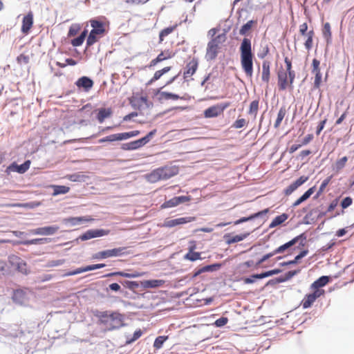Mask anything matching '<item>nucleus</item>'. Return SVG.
<instances>
[{"label": "nucleus", "instance_id": "obj_1", "mask_svg": "<svg viewBox=\"0 0 354 354\" xmlns=\"http://www.w3.org/2000/svg\"><path fill=\"white\" fill-rule=\"evenodd\" d=\"M338 204V198H335L328 205L326 211L320 210V207L313 208L303 218L301 223L310 225L314 223L317 220L325 216L328 212L333 211Z\"/></svg>", "mask_w": 354, "mask_h": 354}, {"label": "nucleus", "instance_id": "obj_2", "mask_svg": "<svg viewBox=\"0 0 354 354\" xmlns=\"http://www.w3.org/2000/svg\"><path fill=\"white\" fill-rule=\"evenodd\" d=\"M178 173V168L176 166H165L152 171L149 175V179L151 182L167 180L176 176Z\"/></svg>", "mask_w": 354, "mask_h": 354}, {"label": "nucleus", "instance_id": "obj_3", "mask_svg": "<svg viewBox=\"0 0 354 354\" xmlns=\"http://www.w3.org/2000/svg\"><path fill=\"white\" fill-rule=\"evenodd\" d=\"M127 248L125 247L115 248L96 252L93 255V259L103 260L111 257H122L129 254Z\"/></svg>", "mask_w": 354, "mask_h": 354}, {"label": "nucleus", "instance_id": "obj_4", "mask_svg": "<svg viewBox=\"0 0 354 354\" xmlns=\"http://www.w3.org/2000/svg\"><path fill=\"white\" fill-rule=\"evenodd\" d=\"M109 234V230H104V229H89L86 230L85 232L80 235L77 238L72 241V243H79L80 241H88L91 239L97 238V237H102L106 235H108Z\"/></svg>", "mask_w": 354, "mask_h": 354}, {"label": "nucleus", "instance_id": "obj_5", "mask_svg": "<svg viewBox=\"0 0 354 354\" xmlns=\"http://www.w3.org/2000/svg\"><path fill=\"white\" fill-rule=\"evenodd\" d=\"M222 266L223 264L221 263H214L212 264L206 265L195 270L192 275H187L184 279H180L179 282H187L192 281L203 272H213L218 270Z\"/></svg>", "mask_w": 354, "mask_h": 354}, {"label": "nucleus", "instance_id": "obj_6", "mask_svg": "<svg viewBox=\"0 0 354 354\" xmlns=\"http://www.w3.org/2000/svg\"><path fill=\"white\" fill-rule=\"evenodd\" d=\"M124 315L119 313L118 311L112 312L109 323L107 325L109 326L108 330H118L121 327L125 326L127 324L124 323Z\"/></svg>", "mask_w": 354, "mask_h": 354}, {"label": "nucleus", "instance_id": "obj_7", "mask_svg": "<svg viewBox=\"0 0 354 354\" xmlns=\"http://www.w3.org/2000/svg\"><path fill=\"white\" fill-rule=\"evenodd\" d=\"M230 103L229 102H222L217 104L214 106H212L204 111V116L206 118H212L217 117L221 113L224 111L229 106Z\"/></svg>", "mask_w": 354, "mask_h": 354}, {"label": "nucleus", "instance_id": "obj_8", "mask_svg": "<svg viewBox=\"0 0 354 354\" xmlns=\"http://www.w3.org/2000/svg\"><path fill=\"white\" fill-rule=\"evenodd\" d=\"M269 208H266L263 210L259 211L254 214L249 215L248 216H243L240 218L239 219L235 221L234 222V225H237L245 222H249L254 221L255 219L260 218L261 220L266 221L267 218V214L269 212Z\"/></svg>", "mask_w": 354, "mask_h": 354}, {"label": "nucleus", "instance_id": "obj_9", "mask_svg": "<svg viewBox=\"0 0 354 354\" xmlns=\"http://www.w3.org/2000/svg\"><path fill=\"white\" fill-rule=\"evenodd\" d=\"M30 160H26L22 164L18 165L16 162H11L6 169L5 172L9 175L11 172L22 174L28 171L30 166Z\"/></svg>", "mask_w": 354, "mask_h": 354}, {"label": "nucleus", "instance_id": "obj_10", "mask_svg": "<svg viewBox=\"0 0 354 354\" xmlns=\"http://www.w3.org/2000/svg\"><path fill=\"white\" fill-rule=\"evenodd\" d=\"M195 220L196 218L194 216L180 217L174 219H166L161 225V227L171 228L194 221Z\"/></svg>", "mask_w": 354, "mask_h": 354}, {"label": "nucleus", "instance_id": "obj_11", "mask_svg": "<svg viewBox=\"0 0 354 354\" xmlns=\"http://www.w3.org/2000/svg\"><path fill=\"white\" fill-rule=\"evenodd\" d=\"M51 239L50 238H37L30 240H20V241H10V240H3L2 242L3 243H12L14 245H43L50 242Z\"/></svg>", "mask_w": 354, "mask_h": 354}, {"label": "nucleus", "instance_id": "obj_12", "mask_svg": "<svg viewBox=\"0 0 354 354\" xmlns=\"http://www.w3.org/2000/svg\"><path fill=\"white\" fill-rule=\"evenodd\" d=\"M324 293V290H314L313 292L306 294L301 301V305L304 309H307L311 307L313 303L319 298L321 295Z\"/></svg>", "mask_w": 354, "mask_h": 354}, {"label": "nucleus", "instance_id": "obj_13", "mask_svg": "<svg viewBox=\"0 0 354 354\" xmlns=\"http://www.w3.org/2000/svg\"><path fill=\"white\" fill-rule=\"evenodd\" d=\"M59 229L58 225H54L32 229L30 231V233L33 235L50 236L55 234Z\"/></svg>", "mask_w": 354, "mask_h": 354}, {"label": "nucleus", "instance_id": "obj_14", "mask_svg": "<svg viewBox=\"0 0 354 354\" xmlns=\"http://www.w3.org/2000/svg\"><path fill=\"white\" fill-rule=\"evenodd\" d=\"M241 64L246 75L252 77L253 74V55L241 56Z\"/></svg>", "mask_w": 354, "mask_h": 354}, {"label": "nucleus", "instance_id": "obj_15", "mask_svg": "<svg viewBox=\"0 0 354 354\" xmlns=\"http://www.w3.org/2000/svg\"><path fill=\"white\" fill-rule=\"evenodd\" d=\"M75 84L79 89H82L84 92H88L93 86V80L88 76H82L78 78Z\"/></svg>", "mask_w": 354, "mask_h": 354}, {"label": "nucleus", "instance_id": "obj_16", "mask_svg": "<svg viewBox=\"0 0 354 354\" xmlns=\"http://www.w3.org/2000/svg\"><path fill=\"white\" fill-rule=\"evenodd\" d=\"M12 299L15 304L19 306H26L28 302L26 292L21 289L13 291Z\"/></svg>", "mask_w": 354, "mask_h": 354}, {"label": "nucleus", "instance_id": "obj_17", "mask_svg": "<svg viewBox=\"0 0 354 354\" xmlns=\"http://www.w3.org/2000/svg\"><path fill=\"white\" fill-rule=\"evenodd\" d=\"M198 66V60L197 58L194 57L191 61L187 63L183 72V77L186 80L187 77L192 76L197 71Z\"/></svg>", "mask_w": 354, "mask_h": 354}, {"label": "nucleus", "instance_id": "obj_18", "mask_svg": "<svg viewBox=\"0 0 354 354\" xmlns=\"http://www.w3.org/2000/svg\"><path fill=\"white\" fill-rule=\"evenodd\" d=\"M218 45L215 43L214 40H210L207 46V52L205 58L207 61L214 60L218 55Z\"/></svg>", "mask_w": 354, "mask_h": 354}, {"label": "nucleus", "instance_id": "obj_19", "mask_svg": "<svg viewBox=\"0 0 354 354\" xmlns=\"http://www.w3.org/2000/svg\"><path fill=\"white\" fill-rule=\"evenodd\" d=\"M250 232H244L240 234H236L235 236H231L230 233L225 234L223 236V239L225 241L226 244L231 245L235 243L240 242L245 239L249 235Z\"/></svg>", "mask_w": 354, "mask_h": 354}, {"label": "nucleus", "instance_id": "obj_20", "mask_svg": "<svg viewBox=\"0 0 354 354\" xmlns=\"http://www.w3.org/2000/svg\"><path fill=\"white\" fill-rule=\"evenodd\" d=\"M165 281L162 279H148L140 281V287L143 289L156 288L162 286Z\"/></svg>", "mask_w": 354, "mask_h": 354}, {"label": "nucleus", "instance_id": "obj_21", "mask_svg": "<svg viewBox=\"0 0 354 354\" xmlns=\"http://www.w3.org/2000/svg\"><path fill=\"white\" fill-rule=\"evenodd\" d=\"M91 26L92 27V30L91 31L93 32L97 35H102L105 32L104 24L103 21H100L96 19H92L90 21Z\"/></svg>", "mask_w": 354, "mask_h": 354}, {"label": "nucleus", "instance_id": "obj_22", "mask_svg": "<svg viewBox=\"0 0 354 354\" xmlns=\"http://www.w3.org/2000/svg\"><path fill=\"white\" fill-rule=\"evenodd\" d=\"M329 276H322L316 279L310 286V288L314 290H321V288L327 285L330 281Z\"/></svg>", "mask_w": 354, "mask_h": 354}, {"label": "nucleus", "instance_id": "obj_23", "mask_svg": "<svg viewBox=\"0 0 354 354\" xmlns=\"http://www.w3.org/2000/svg\"><path fill=\"white\" fill-rule=\"evenodd\" d=\"M33 24V15L31 12H29L25 15L22 20L21 32L23 33H27L31 28Z\"/></svg>", "mask_w": 354, "mask_h": 354}, {"label": "nucleus", "instance_id": "obj_24", "mask_svg": "<svg viewBox=\"0 0 354 354\" xmlns=\"http://www.w3.org/2000/svg\"><path fill=\"white\" fill-rule=\"evenodd\" d=\"M308 254V250H307V249L302 250L301 251L299 252V253L297 255L295 256V257L294 258V260H290L288 261H283V262L279 263V266L281 267H285V266H288L297 264L299 262V261L302 258L305 257Z\"/></svg>", "mask_w": 354, "mask_h": 354}, {"label": "nucleus", "instance_id": "obj_25", "mask_svg": "<svg viewBox=\"0 0 354 354\" xmlns=\"http://www.w3.org/2000/svg\"><path fill=\"white\" fill-rule=\"evenodd\" d=\"M240 53L241 56L253 55L252 53V45L250 39L246 37L243 38L240 46Z\"/></svg>", "mask_w": 354, "mask_h": 354}, {"label": "nucleus", "instance_id": "obj_26", "mask_svg": "<svg viewBox=\"0 0 354 354\" xmlns=\"http://www.w3.org/2000/svg\"><path fill=\"white\" fill-rule=\"evenodd\" d=\"M316 189V186H313L310 187L307 191H306L299 198H297L294 203L292 205V207H295L299 205L301 203L306 201L308 199L312 194L315 192Z\"/></svg>", "mask_w": 354, "mask_h": 354}, {"label": "nucleus", "instance_id": "obj_27", "mask_svg": "<svg viewBox=\"0 0 354 354\" xmlns=\"http://www.w3.org/2000/svg\"><path fill=\"white\" fill-rule=\"evenodd\" d=\"M113 113L111 108H100L97 109L96 119L100 123H102L106 118L111 116Z\"/></svg>", "mask_w": 354, "mask_h": 354}, {"label": "nucleus", "instance_id": "obj_28", "mask_svg": "<svg viewBox=\"0 0 354 354\" xmlns=\"http://www.w3.org/2000/svg\"><path fill=\"white\" fill-rule=\"evenodd\" d=\"M278 86L280 90L283 91L286 89L288 82V73L283 71H279L278 73Z\"/></svg>", "mask_w": 354, "mask_h": 354}, {"label": "nucleus", "instance_id": "obj_29", "mask_svg": "<svg viewBox=\"0 0 354 354\" xmlns=\"http://www.w3.org/2000/svg\"><path fill=\"white\" fill-rule=\"evenodd\" d=\"M85 216H76V217H68L64 219V223L70 226H75L81 225L88 221Z\"/></svg>", "mask_w": 354, "mask_h": 354}, {"label": "nucleus", "instance_id": "obj_30", "mask_svg": "<svg viewBox=\"0 0 354 354\" xmlns=\"http://www.w3.org/2000/svg\"><path fill=\"white\" fill-rule=\"evenodd\" d=\"M113 311H99L96 310L94 313V315L100 319V322L104 325H108L111 318V315Z\"/></svg>", "mask_w": 354, "mask_h": 354}, {"label": "nucleus", "instance_id": "obj_31", "mask_svg": "<svg viewBox=\"0 0 354 354\" xmlns=\"http://www.w3.org/2000/svg\"><path fill=\"white\" fill-rule=\"evenodd\" d=\"M67 179L71 182L84 183L88 179V176L83 172H76L68 175Z\"/></svg>", "mask_w": 354, "mask_h": 354}, {"label": "nucleus", "instance_id": "obj_32", "mask_svg": "<svg viewBox=\"0 0 354 354\" xmlns=\"http://www.w3.org/2000/svg\"><path fill=\"white\" fill-rule=\"evenodd\" d=\"M164 86H162V88ZM160 89H161V88L160 89H158L157 91V92H156V94L159 93L160 95V100H161L162 97H164L165 100H178V99H181V100H186L187 99L185 97V96L180 97L178 94H176V93H174L166 92V91H160Z\"/></svg>", "mask_w": 354, "mask_h": 354}, {"label": "nucleus", "instance_id": "obj_33", "mask_svg": "<svg viewBox=\"0 0 354 354\" xmlns=\"http://www.w3.org/2000/svg\"><path fill=\"white\" fill-rule=\"evenodd\" d=\"M288 218V214L283 213L279 216H277L270 223L269 228H274L277 226L281 225Z\"/></svg>", "mask_w": 354, "mask_h": 354}, {"label": "nucleus", "instance_id": "obj_34", "mask_svg": "<svg viewBox=\"0 0 354 354\" xmlns=\"http://www.w3.org/2000/svg\"><path fill=\"white\" fill-rule=\"evenodd\" d=\"M270 63L268 61H263L262 64V76L261 79L262 81L268 83L270 80Z\"/></svg>", "mask_w": 354, "mask_h": 354}, {"label": "nucleus", "instance_id": "obj_35", "mask_svg": "<svg viewBox=\"0 0 354 354\" xmlns=\"http://www.w3.org/2000/svg\"><path fill=\"white\" fill-rule=\"evenodd\" d=\"M118 282L123 286L124 287L129 289L130 290H132L135 292V290L139 287H140V282L138 283V281H129L126 279H119Z\"/></svg>", "mask_w": 354, "mask_h": 354}, {"label": "nucleus", "instance_id": "obj_36", "mask_svg": "<svg viewBox=\"0 0 354 354\" xmlns=\"http://www.w3.org/2000/svg\"><path fill=\"white\" fill-rule=\"evenodd\" d=\"M174 54H171L168 53L166 56L164 55V53L161 52L155 59H152L149 64V67H153L156 66L158 63L161 62L167 59H170L173 57Z\"/></svg>", "mask_w": 354, "mask_h": 354}, {"label": "nucleus", "instance_id": "obj_37", "mask_svg": "<svg viewBox=\"0 0 354 354\" xmlns=\"http://www.w3.org/2000/svg\"><path fill=\"white\" fill-rule=\"evenodd\" d=\"M51 187L53 190V196H57L59 194H65L70 190V187L66 185H52Z\"/></svg>", "mask_w": 354, "mask_h": 354}, {"label": "nucleus", "instance_id": "obj_38", "mask_svg": "<svg viewBox=\"0 0 354 354\" xmlns=\"http://www.w3.org/2000/svg\"><path fill=\"white\" fill-rule=\"evenodd\" d=\"M87 30H83L80 35H78L77 37L73 39L71 41V44L73 46L77 47L81 46L84 41L85 40L86 36H87Z\"/></svg>", "mask_w": 354, "mask_h": 354}, {"label": "nucleus", "instance_id": "obj_39", "mask_svg": "<svg viewBox=\"0 0 354 354\" xmlns=\"http://www.w3.org/2000/svg\"><path fill=\"white\" fill-rule=\"evenodd\" d=\"M333 178V176H330L328 177H327L326 178H325L321 183L320 186H319V188L318 189V191L317 192V193L314 195V196L313 197V198L314 200H316L320 196L321 194L323 193V192L324 191L325 188L328 186V185L330 183L331 179Z\"/></svg>", "mask_w": 354, "mask_h": 354}, {"label": "nucleus", "instance_id": "obj_40", "mask_svg": "<svg viewBox=\"0 0 354 354\" xmlns=\"http://www.w3.org/2000/svg\"><path fill=\"white\" fill-rule=\"evenodd\" d=\"M140 134V131L138 130H134L129 132H123V133H119L118 135V140H127L130 138L138 136Z\"/></svg>", "mask_w": 354, "mask_h": 354}, {"label": "nucleus", "instance_id": "obj_41", "mask_svg": "<svg viewBox=\"0 0 354 354\" xmlns=\"http://www.w3.org/2000/svg\"><path fill=\"white\" fill-rule=\"evenodd\" d=\"M142 333H143V332L141 329H138L133 333L132 337H130V335H126L127 339L125 342V344L126 345L131 344L132 343L136 342L137 339H138L142 336Z\"/></svg>", "mask_w": 354, "mask_h": 354}, {"label": "nucleus", "instance_id": "obj_42", "mask_svg": "<svg viewBox=\"0 0 354 354\" xmlns=\"http://www.w3.org/2000/svg\"><path fill=\"white\" fill-rule=\"evenodd\" d=\"M256 23L254 20H250L244 24L239 30L241 35H245L252 28V26Z\"/></svg>", "mask_w": 354, "mask_h": 354}, {"label": "nucleus", "instance_id": "obj_43", "mask_svg": "<svg viewBox=\"0 0 354 354\" xmlns=\"http://www.w3.org/2000/svg\"><path fill=\"white\" fill-rule=\"evenodd\" d=\"M323 37L326 39L327 44H328L331 41V30L330 25L326 22L324 25L323 28Z\"/></svg>", "mask_w": 354, "mask_h": 354}, {"label": "nucleus", "instance_id": "obj_44", "mask_svg": "<svg viewBox=\"0 0 354 354\" xmlns=\"http://www.w3.org/2000/svg\"><path fill=\"white\" fill-rule=\"evenodd\" d=\"M201 253L199 252H192L188 251V252L184 256V259L189 260L190 261H195L196 260L202 259Z\"/></svg>", "mask_w": 354, "mask_h": 354}, {"label": "nucleus", "instance_id": "obj_45", "mask_svg": "<svg viewBox=\"0 0 354 354\" xmlns=\"http://www.w3.org/2000/svg\"><path fill=\"white\" fill-rule=\"evenodd\" d=\"M286 113V110L284 106H281L278 112L277 118L275 120L274 127V128L279 127L280 124L281 123Z\"/></svg>", "mask_w": 354, "mask_h": 354}, {"label": "nucleus", "instance_id": "obj_46", "mask_svg": "<svg viewBox=\"0 0 354 354\" xmlns=\"http://www.w3.org/2000/svg\"><path fill=\"white\" fill-rule=\"evenodd\" d=\"M263 277L261 273L253 274L250 277L243 278L245 284H251L255 282L257 279H262Z\"/></svg>", "mask_w": 354, "mask_h": 354}, {"label": "nucleus", "instance_id": "obj_47", "mask_svg": "<svg viewBox=\"0 0 354 354\" xmlns=\"http://www.w3.org/2000/svg\"><path fill=\"white\" fill-rule=\"evenodd\" d=\"M168 339V336L165 335H160L157 337L153 342V347L156 349H160L162 347L163 344L165 342V341Z\"/></svg>", "mask_w": 354, "mask_h": 354}, {"label": "nucleus", "instance_id": "obj_48", "mask_svg": "<svg viewBox=\"0 0 354 354\" xmlns=\"http://www.w3.org/2000/svg\"><path fill=\"white\" fill-rule=\"evenodd\" d=\"M106 290H111L115 292H120L122 294L126 295L127 292L124 291L120 286V283H112L109 284V287L106 288Z\"/></svg>", "mask_w": 354, "mask_h": 354}, {"label": "nucleus", "instance_id": "obj_49", "mask_svg": "<svg viewBox=\"0 0 354 354\" xmlns=\"http://www.w3.org/2000/svg\"><path fill=\"white\" fill-rule=\"evenodd\" d=\"M176 196L173 197L172 198L168 200V201H165L161 205H160V208L161 209H166V208H170V207H176L177 205H178V202L176 201Z\"/></svg>", "mask_w": 354, "mask_h": 354}, {"label": "nucleus", "instance_id": "obj_50", "mask_svg": "<svg viewBox=\"0 0 354 354\" xmlns=\"http://www.w3.org/2000/svg\"><path fill=\"white\" fill-rule=\"evenodd\" d=\"M177 25H175L174 26H169L164 29H162L159 34V39L160 41H162L164 39V37L171 33Z\"/></svg>", "mask_w": 354, "mask_h": 354}, {"label": "nucleus", "instance_id": "obj_51", "mask_svg": "<svg viewBox=\"0 0 354 354\" xmlns=\"http://www.w3.org/2000/svg\"><path fill=\"white\" fill-rule=\"evenodd\" d=\"M98 35L94 33L93 32L91 31L87 37L86 39V46H91L93 45L99 39L97 37Z\"/></svg>", "mask_w": 354, "mask_h": 354}, {"label": "nucleus", "instance_id": "obj_52", "mask_svg": "<svg viewBox=\"0 0 354 354\" xmlns=\"http://www.w3.org/2000/svg\"><path fill=\"white\" fill-rule=\"evenodd\" d=\"M115 141H119L118 133L111 134L109 136H107L106 137L100 138L98 140V143L102 144V143L106 142H115Z\"/></svg>", "mask_w": 354, "mask_h": 354}, {"label": "nucleus", "instance_id": "obj_53", "mask_svg": "<svg viewBox=\"0 0 354 354\" xmlns=\"http://www.w3.org/2000/svg\"><path fill=\"white\" fill-rule=\"evenodd\" d=\"M120 148L124 151H133L138 149V148L136 147V143L134 140L129 142L122 144Z\"/></svg>", "mask_w": 354, "mask_h": 354}, {"label": "nucleus", "instance_id": "obj_54", "mask_svg": "<svg viewBox=\"0 0 354 354\" xmlns=\"http://www.w3.org/2000/svg\"><path fill=\"white\" fill-rule=\"evenodd\" d=\"M275 254L273 251L269 253L264 254L261 258H260L257 262H255V268H258L263 262L272 257Z\"/></svg>", "mask_w": 354, "mask_h": 354}, {"label": "nucleus", "instance_id": "obj_55", "mask_svg": "<svg viewBox=\"0 0 354 354\" xmlns=\"http://www.w3.org/2000/svg\"><path fill=\"white\" fill-rule=\"evenodd\" d=\"M281 272H282V270H281L279 268H274L272 270L262 272L261 276H262L263 279H264L266 277L273 276L274 274H278L281 273Z\"/></svg>", "mask_w": 354, "mask_h": 354}, {"label": "nucleus", "instance_id": "obj_56", "mask_svg": "<svg viewBox=\"0 0 354 354\" xmlns=\"http://www.w3.org/2000/svg\"><path fill=\"white\" fill-rule=\"evenodd\" d=\"M21 259L17 255L10 254L8 256V262L12 267L15 268L21 262Z\"/></svg>", "mask_w": 354, "mask_h": 354}, {"label": "nucleus", "instance_id": "obj_57", "mask_svg": "<svg viewBox=\"0 0 354 354\" xmlns=\"http://www.w3.org/2000/svg\"><path fill=\"white\" fill-rule=\"evenodd\" d=\"M227 322L228 318L227 317L222 316L214 322V325L217 328H221L227 324Z\"/></svg>", "mask_w": 354, "mask_h": 354}, {"label": "nucleus", "instance_id": "obj_58", "mask_svg": "<svg viewBox=\"0 0 354 354\" xmlns=\"http://www.w3.org/2000/svg\"><path fill=\"white\" fill-rule=\"evenodd\" d=\"M348 160L346 156H344L342 158L337 160L335 163V169L337 171H339L345 167V164Z\"/></svg>", "mask_w": 354, "mask_h": 354}, {"label": "nucleus", "instance_id": "obj_59", "mask_svg": "<svg viewBox=\"0 0 354 354\" xmlns=\"http://www.w3.org/2000/svg\"><path fill=\"white\" fill-rule=\"evenodd\" d=\"M26 261H24V260H21V262L19 263L18 265H17V266L15 267V269L22 273V274H28V272H27V269H26Z\"/></svg>", "mask_w": 354, "mask_h": 354}, {"label": "nucleus", "instance_id": "obj_60", "mask_svg": "<svg viewBox=\"0 0 354 354\" xmlns=\"http://www.w3.org/2000/svg\"><path fill=\"white\" fill-rule=\"evenodd\" d=\"M353 203V198L351 197V196H346L345 198H344L341 203H340V205L342 207V209H346L348 208L349 206H351Z\"/></svg>", "mask_w": 354, "mask_h": 354}, {"label": "nucleus", "instance_id": "obj_61", "mask_svg": "<svg viewBox=\"0 0 354 354\" xmlns=\"http://www.w3.org/2000/svg\"><path fill=\"white\" fill-rule=\"evenodd\" d=\"M105 266H106L105 263H97V264L88 265V266H84V268H85V271L88 272V271L95 270L97 269L103 268Z\"/></svg>", "mask_w": 354, "mask_h": 354}, {"label": "nucleus", "instance_id": "obj_62", "mask_svg": "<svg viewBox=\"0 0 354 354\" xmlns=\"http://www.w3.org/2000/svg\"><path fill=\"white\" fill-rule=\"evenodd\" d=\"M319 65H320L319 60H318L316 58L313 59V62H312V67H313L312 73H315V75L317 74V73H321Z\"/></svg>", "mask_w": 354, "mask_h": 354}, {"label": "nucleus", "instance_id": "obj_63", "mask_svg": "<svg viewBox=\"0 0 354 354\" xmlns=\"http://www.w3.org/2000/svg\"><path fill=\"white\" fill-rule=\"evenodd\" d=\"M226 39V31L213 37L211 40H214L215 43L218 46L220 43L224 42Z\"/></svg>", "mask_w": 354, "mask_h": 354}, {"label": "nucleus", "instance_id": "obj_64", "mask_svg": "<svg viewBox=\"0 0 354 354\" xmlns=\"http://www.w3.org/2000/svg\"><path fill=\"white\" fill-rule=\"evenodd\" d=\"M80 28L78 25L74 24L70 26L68 37H71L75 36L80 30Z\"/></svg>", "mask_w": 354, "mask_h": 354}]
</instances>
